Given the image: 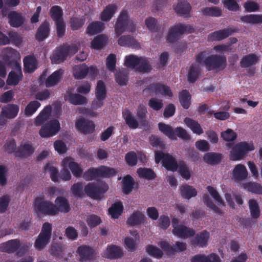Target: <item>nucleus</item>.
Masks as SVG:
<instances>
[{
  "label": "nucleus",
  "instance_id": "nucleus-1",
  "mask_svg": "<svg viewBox=\"0 0 262 262\" xmlns=\"http://www.w3.org/2000/svg\"><path fill=\"white\" fill-rule=\"evenodd\" d=\"M78 51L76 45H68L63 44L57 47L52 53L51 60L53 64H59L66 60L68 56L76 54Z\"/></svg>",
  "mask_w": 262,
  "mask_h": 262
},
{
  "label": "nucleus",
  "instance_id": "nucleus-2",
  "mask_svg": "<svg viewBox=\"0 0 262 262\" xmlns=\"http://www.w3.org/2000/svg\"><path fill=\"white\" fill-rule=\"evenodd\" d=\"M254 148L252 142H240L235 144L230 151L229 159L233 161L241 160L247 153L254 150Z\"/></svg>",
  "mask_w": 262,
  "mask_h": 262
},
{
  "label": "nucleus",
  "instance_id": "nucleus-3",
  "mask_svg": "<svg viewBox=\"0 0 262 262\" xmlns=\"http://www.w3.org/2000/svg\"><path fill=\"white\" fill-rule=\"evenodd\" d=\"M52 226L49 222L43 224L41 231L34 243V247L38 250L43 249L49 243L51 238Z\"/></svg>",
  "mask_w": 262,
  "mask_h": 262
},
{
  "label": "nucleus",
  "instance_id": "nucleus-4",
  "mask_svg": "<svg viewBox=\"0 0 262 262\" xmlns=\"http://www.w3.org/2000/svg\"><path fill=\"white\" fill-rule=\"evenodd\" d=\"M206 68L215 73L224 70L227 66V59L225 56L218 54H212L208 56L206 60Z\"/></svg>",
  "mask_w": 262,
  "mask_h": 262
},
{
  "label": "nucleus",
  "instance_id": "nucleus-5",
  "mask_svg": "<svg viewBox=\"0 0 262 262\" xmlns=\"http://www.w3.org/2000/svg\"><path fill=\"white\" fill-rule=\"evenodd\" d=\"M194 31V27L190 25L179 24L169 29L167 36V40L169 42L173 43L181 35L184 33H192Z\"/></svg>",
  "mask_w": 262,
  "mask_h": 262
},
{
  "label": "nucleus",
  "instance_id": "nucleus-6",
  "mask_svg": "<svg viewBox=\"0 0 262 262\" xmlns=\"http://www.w3.org/2000/svg\"><path fill=\"white\" fill-rule=\"evenodd\" d=\"M34 206L37 213L48 215H55V205L49 201L45 200L43 194L35 198Z\"/></svg>",
  "mask_w": 262,
  "mask_h": 262
},
{
  "label": "nucleus",
  "instance_id": "nucleus-7",
  "mask_svg": "<svg viewBox=\"0 0 262 262\" xmlns=\"http://www.w3.org/2000/svg\"><path fill=\"white\" fill-rule=\"evenodd\" d=\"M107 184L103 183H89L84 187V191L86 195L92 199H98L108 189Z\"/></svg>",
  "mask_w": 262,
  "mask_h": 262
},
{
  "label": "nucleus",
  "instance_id": "nucleus-8",
  "mask_svg": "<svg viewBox=\"0 0 262 262\" xmlns=\"http://www.w3.org/2000/svg\"><path fill=\"white\" fill-rule=\"evenodd\" d=\"M60 128L59 121L56 119H53L44 124L41 126L39 133L43 138L52 137L57 133Z\"/></svg>",
  "mask_w": 262,
  "mask_h": 262
},
{
  "label": "nucleus",
  "instance_id": "nucleus-9",
  "mask_svg": "<svg viewBox=\"0 0 262 262\" xmlns=\"http://www.w3.org/2000/svg\"><path fill=\"white\" fill-rule=\"evenodd\" d=\"M96 100H94L92 107L94 110L100 108L103 105V100L106 97V86L102 80H98L95 91Z\"/></svg>",
  "mask_w": 262,
  "mask_h": 262
},
{
  "label": "nucleus",
  "instance_id": "nucleus-10",
  "mask_svg": "<svg viewBox=\"0 0 262 262\" xmlns=\"http://www.w3.org/2000/svg\"><path fill=\"white\" fill-rule=\"evenodd\" d=\"M158 245L168 254L184 251L187 248L186 244L181 242H176L173 246H171L167 242L163 241L158 242Z\"/></svg>",
  "mask_w": 262,
  "mask_h": 262
},
{
  "label": "nucleus",
  "instance_id": "nucleus-11",
  "mask_svg": "<svg viewBox=\"0 0 262 262\" xmlns=\"http://www.w3.org/2000/svg\"><path fill=\"white\" fill-rule=\"evenodd\" d=\"M129 22V17L126 10L120 12L115 25V31L117 36L122 34L127 29Z\"/></svg>",
  "mask_w": 262,
  "mask_h": 262
},
{
  "label": "nucleus",
  "instance_id": "nucleus-12",
  "mask_svg": "<svg viewBox=\"0 0 262 262\" xmlns=\"http://www.w3.org/2000/svg\"><path fill=\"white\" fill-rule=\"evenodd\" d=\"M238 31V29L236 27H229L210 33L208 39L209 41H221Z\"/></svg>",
  "mask_w": 262,
  "mask_h": 262
},
{
  "label": "nucleus",
  "instance_id": "nucleus-13",
  "mask_svg": "<svg viewBox=\"0 0 262 262\" xmlns=\"http://www.w3.org/2000/svg\"><path fill=\"white\" fill-rule=\"evenodd\" d=\"M155 93L156 95H161L171 97L173 96L169 86L161 84L159 82L153 83L149 84L144 90Z\"/></svg>",
  "mask_w": 262,
  "mask_h": 262
},
{
  "label": "nucleus",
  "instance_id": "nucleus-14",
  "mask_svg": "<svg viewBox=\"0 0 262 262\" xmlns=\"http://www.w3.org/2000/svg\"><path fill=\"white\" fill-rule=\"evenodd\" d=\"M75 126L78 130L84 134L92 133L95 128V125L92 121L84 118H79L75 122Z\"/></svg>",
  "mask_w": 262,
  "mask_h": 262
},
{
  "label": "nucleus",
  "instance_id": "nucleus-15",
  "mask_svg": "<svg viewBox=\"0 0 262 262\" xmlns=\"http://www.w3.org/2000/svg\"><path fill=\"white\" fill-rule=\"evenodd\" d=\"M20 246V242L18 239L9 240L0 245V251L13 253L16 252Z\"/></svg>",
  "mask_w": 262,
  "mask_h": 262
},
{
  "label": "nucleus",
  "instance_id": "nucleus-16",
  "mask_svg": "<svg viewBox=\"0 0 262 262\" xmlns=\"http://www.w3.org/2000/svg\"><path fill=\"white\" fill-rule=\"evenodd\" d=\"M23 73L20 66H16L15 71H11L8 76L6 82L9 85H16L21 80Z\"/></svg>",
  "mask_w": 262,
  "mask_h": 262
},
{
  "label": "nucleus",
  "instance_id": "nucleus-17",
  "mask_svg": "<svg viewBox=\"0 0 262 262\" xmlns=\"http://www.w3.org/2000/svg\"><path fill=\"white\" fill-rule=\"evenodd\" d=\"M172 232L174 235L183 238L192 237L195 234V231L193 229L183 225H180L179 227H174Z\"/></svg>",
  "mask_w": 262,
  "mask_h": 262
},
{
  "label": "nucleus",
  "instance_id": "nucleus-18",
  "mask_svg": "<svg viewBox=\"0 0 262 262\" xmlns=\"http://www.w3.org/2000/svg\"><path fill=\"white\" fill-rule=\"evenodd\" d=\"M62 165L63 167H69L73 174L76 178L80 177L82 174V169L79 164L75 162L70 160V159L66 158L62 161Z\"/></svg>",
  "mask_w": 262,
  "mask_h": 262
},
{
  "label": "nucleus",
  "instance_id": "nucleus-19",
  "mask_svg": "<svg viewBox=\"0 0 262 262\" xmlns=\"http://www.w3.org/2000/svg\"><path fill=\"white\" fill-rule=\"evenodd\" d=\"M9 23L11 27L18 28L23 25L25 18L20 13L16 11H11L8 13Z\"/></svg>",
  "mask_w": 262,
  "mask_h": 262
},
{
  "label": "nucleus",
  "instance_id": "nucleus-20",
  "mask_svg": "<svg viewBox=\"0 0 262 262\" xmlns=\"http://www.w3.org/2000/svg\"><path fill=\"white\" fill-rule=\"evenodd\" d=\"M55 215L59 212L68 213L70 210L68 200L63 196H58L55 201Z\"/></svg>",
  "mask_w": 262,
  "mask_h": 262
},
{
  "label": "nucleus",
  "instance_id": "nucleus-21",
  "mask_svg": "<svg viewBox=\"0 0 262 262\" xmlns=\"http://www.w3.org/2000/svg\"><path fill=\"white\" fill-rule=\"evenodd\" d=\"M210 237V233L206 230H203L195 235L192 241V244L194 246L204 247L207 245L208 239Z\"/></svg>",
  "mask_w": 262,
  "mask_h": 262
},
{
  "label": "nucleus",
  "instance_id": "nucleus-22",
  "mask_svg": "<svg viewBox=\"0 0 262 262\" xmlns=\"http://www.w3.org/2000/svg\"><path fill=\"white\" fill-rule=\"evenodd\" d=\"M77 252L79 253L80 261H86L93 258L94 256V250L89 246L82 245L77 249Z\"/></svg>",
  "mask_w": 262,
  "mask_h": 262
},
{
  "label": "nucleus",
  "instance_id": "nucleus-23",
  "mask_svg": "<svg viewBox=\"0 0 262 262\" xmlns=\"http://www.w3.org/2000/svg\"><path fill=\"white\" fill-rule=\"evenodd\" d=\"M174 10L180 15L188 17L191 11V7L186 0H179Z\"/></svg>",
  "mask_w": 262,
  "mask_h": 262
},
{
  "label": "nucleus",
  "instance_id": "nucleus-24",
  "mask_svg": "<svg viewBox=\"0 0 262 262\" xmlns=\"http://www.w3.org/2000/svg\"><path fill=\"white\" fill-rule=\"evenodd\" d=\"M34 151V149L31 144L25 143L20 145L15 152L16 157L25 158L30 156Z\"/></svg>",
  "mask_w": 262,
  "mask_h": 262
},
{
  "label": "nucleus",
  "instance_id": "nucleus-25",
  "mask_svg": "<svg viewBox=\"0 0 262 262\" xmlns=\"http://www.w3.org/2000/svg\"><path fill=\"white\" fill-rule=\"evenodd\" d=\"M233 177L235 181L238 182L245 180L248 176L246 167L242 164L236 165L232 172Z\"/></svg>",
  "mask_w": 262,
  "mask_h": 262
},
{
  "label": "nucleus",
  "instance_id": "nucleus-26",
  "mask_svg": "<svg viewBox=\"0 0 262 262\" xmlns=\"http://www.w3.org/2000/svg\"><path fill=\"white\" fill-rule=\"evenodd\" d=\"M50 31L49 23L46 20L38 28L35 34L36 39L39 41H43L48 37Z\"/></svg>",
  "mask_w": 262,
  "mask_h": 262
},
{
  "label": "nucleus",
  "instance_id": "nucleus-27",
  "mask_svg": "<svg viewBox=\"0 0 262 262\" xmlns=\"http://www.w3.org/2000/svg\"><path fill=\"white\" fill-rule=\"evenodd\" d=\"M23 62L24 71L25 73H32L37 68V61L33 56L28 55L26 56L24 58Z\"/></svg>",
  "mask_w": 262,
  "mask_h": 262
},
{
  "label": "nucleus",
  "instance_id": "nucleus-28",
  "mask_svg": "<svg viewBox=\"0 0 262 262\" xmlns=\"http://www.w3.org/2000/svg\"><path fill=\"white\" fill-rule=\"evenodd\" d=\"M117 10L116 4H112L106 6L100 14V19L103 21H109L113 17Z\"/></svg>",
  "mask_w": 262,
  "mask_h": 262
},
{
  "label": "nucleus",
  "instance_id": "nucleus-29",
  "mask_svg": "<svg viewBox=\"0 0 262 262\" xmlns=\"http://www.w3.org/2000/svg\"><path fill=\"white\" fill-rule=\"evenodd\" d=\"M63 72V70L61 69L54 72L46 79V86L47 88H50L57 84L62 78Z\"/></svg>",
  "mask_w": 262,
  "mask_h": 262
},
{
  "label": "nucleus",
  "instance_id": "nucleus-30",
  "mask_svg": "<svg viewBox=\"0 0 262 262\" xmlns=\"http://www.w3.org/2000/svg\"><path fill=\"white\" fill-rule=\"evenodd\" d=\"M259 56L254 53L247 54L241 59L240 66L243 68L250 67L256 64L259 60Z\"/></svg>",
  "mask_w": 262,
  "mask_h": 262
},
{
  "label": "nucleus",
  "instance_id": "nucleus-31",
  "mask_svg": "<svg viewBox=\"0 0 262 262\" xmlns=\"http://www.w3.org/2000/svg\"><path fill=\"white\" fill-rule=\"evenodd\" d=\"M118 44L121 46L132 47L133 48H138L140 47L139 43L131 35H123L119 37Z\"/></svg>",
  "mask_w": 262,
  "mask_h": 262
},
{
  "label": "nucleus",
  "instance_id": "nucleus-32",
  "mask_svg": "<svg viewBox=\"0 0 262 262\" xmlns=\"http://www.w3.org/2000/svg\"><path fill=\"white\" fill-rule=\"evenodd\" d=\"M162 165L167 170L172 171H177L179 166L176 159L169 154H166V157L162 161Z\"/></svg>",
  "mask_w": 262,
  "mask_h": 262
},
{
  "label": "nucleus",
  "instance_id": "nucleus-33",
  "mask_svg": "<svg viewBox=\"0 0 262 262\" xmlns=\"http://www.w3.org/2000/svg\"><path fill=\"white\" fill-rule=\"evenodd\" d=\"M19 111V107L16 104H9L2 108V115L6 118L12 119L15 118Z\"/></svg>",
  "mask_w": 262,
  "mask_h": 262
},
{
  "label": "nucleus",
  "instance_id": "nucleus-34",
  "mask_svg": "<svg viewBox=\"0 0 262 262\" xmlns=\"http://www.w3.org/2000/svg\"><path fill=\"white\" fill-rule=\"evenodd\" d=\"M144 220V214L139 211H136L127 219L126 223L129 226H137L143 223Z\"/></svg>",
  "mask_w": 262,
  "mask_h": 262
},
{
  "label": "nucleus",
  "instance_id": "nucleus-35",
  "mask_svg": "<svg viewBox=\"0 0 262 262\" xmlns=\"http://www.w3.org/2000/svg\"><path fill=\"white\" fill-rule=\"evenodd\" d=\"M52 111L50 105L46 106L35 119V124L39 126L46 121L49 118Z\"/></svg>",
  "mask_w": 262,
  "mask_h": 262
},
{
  "label": "nucleus",
  "instance_id": "nucleus-36",
  "mask_svg": "<svg viewBox=\"0 0 262 262\" xmlns=\"http://www.w3.org/2000/svg\"><path fill=\"white\" fill-rule=\"evenodd\" d=\"M181 194L183 199H190L197 194L196 190L188 184L182 185L180 188Z\"/></svg>",
  "mask_w": 262,
  "mask_h": 262
},
{
  "label": "nucleus",
  "instance_id": "nucleus-37",
  "mask_svg": "<svg viewBox=\"0 0 262 262\" xmlns=\"http://www.w3.org/2000/svg\"><path fill=\"white\" fill-rule=\"evenodd\" d=\"M105 254L108 258L115 259L121 257L123 255V252L119 247L112 245L107 247Z\"/></svg>",
  "mask_w": 262,
  "mask_h": 262
},
{
  "label": "nucleus",
  "instance_id": "nucleus-38",
  "mask_svg": "<svg viewBox=\"0 0 262 262\" xmlns=\"http://www.w3.org/2000/svg\"><path fill=\"white\" fill-rule=\"evenodd\" d=\"M122 116L125 120V123L131 129H136L139 126L138 120L133 116L129 110L122 113Z\"/></svg>",
  "mask_w": 262,
  "mask_h": 262
},
{
  "label": "nucleus",
  "instance_id": "nucleus-39",
  "mask_svg": "<svg viewBox=\"0 0 262 262\" xmlns=\"http://www.w3.org/2000/svg\"><path fill=\"white\" fill-rule=\"evenodd\" d=\"M104 29V24L99 21H93L86 28V33L90 35H95L101 32Z\"/></svg>",
  "mask_w": 262,
  "mask_h": 262
},
{
  "label": "nucleus",
  "instance_id": "nucleus-40",
  "mask_svg": "<svg viewBox=\"0 0 262 262\" xmlns=\"http://www.w3.org/2000/svg\"><path fill=\"white\" fill-rule=\"evenodd\" d=\"M134 185L133 178L129 174L126 175L122 181V192L125 194H129L132 191Z\"/></svg>",
  "mask_w": 262,
  "mask_h": 262
},
{
  "label": "nucleus",
  "instance_id": "nucleus-41",
  "mask_svg": "<svg viewBox=\"0 0 262 262\" xmlns=\"http://www.w3.org/2000/svg\"><path fill=\"white\" fill-rule=\"evenodd\" d=\"M66 100H68L71 104L74 105H81L86 102V97L78 94L69 93L65 97Z\"/></svg>",
  "mask_w": 262,
  "mask_h": 262
},
{
  "label": "nucleus",
  "instance_id": "nucleus-42",
  "mask_svg": "<svg viewBox=\"0 0 262 262\" xmlns=\"http://www.w3.org/2000/svg\"><path fill=\"white\" fill-rule=\"evenodd\" d=\"M223 158L222 155L216 152H207L205 154L203 159L207 163L211 165L219 164Z\"/></svg>",
  "mask_w": 262,
  "mask_h": 262
},
{
  "label": "nucleus",
  "instance_id": "nucleus-43",
  "mask_svg": "<svg viewBox=\"0 0 262 262\" xmlns=\"http://www.w3.org/2000/svg\"><path fill=\"white\" fill-rule=\"evenodd\" d=\"M88 74V67L85 63L75 66L73 68V75L77 79H81Z\"/></svg>",
  "mask_w": 262,
  "mask_h": 262
},
{
  "label": "nucleus",
  "instance_id": "nucleus-44",
  "mask_svg": "<svg viewBox=\"0 0 262 262\" xmlns=\"http://www.w3.org/2000/svg\"><path fill=\"white\" fill-rule=\"evenodd\" d=\"M123 210V206L121 202L114 203L108 208V211L112 218L118 219L121 214Z\"/></svg>",
  "mask_w": 262,
  "mask_h": 262
},
{
  "label": "nucleus",
  "instance_id": "nucleus-45",
  "mask_svg": "<svg viewBox=\"0 0 262 262\" xmlns=\"http://www.w3.org/2000/svg\"><path fill=\"white\" fill-rule=\"evenodd\" d=\"M184 122L193 133L200 135L203 133V130L198 121L186 117L184 119Z\"/></svg>",
  "mask_w": 262,
  "mask_h": 262
},
{
  "label": "nucleus",
  "instance_id": "nucleus-46",
  "mask_svg": "<svg viewBox=\"0 0 262 262\" xmlns=\"http://www.w3.org/2000/svg\"><path fill=\"white\" fill-rule=\"evenodd\" d=\"M139 60V63L136 69V71L140 73H147L152 70V67L149 63L148 58L140 56Z\"/></svg>",
  "mask_w": 262,
  "mask_h": 262
},
{
  "label": "nucleus",
  "instance_id": "nucleus-47",
  "mask_svg": "<svg viewBox=\"0 0 262 262\" xmlns=\"http://www.w3.org/2000/svg\"><path fill=\"white\" fill-rule=\"evenodd\" d=\"M249 208L252 218L258 219L260 214V209L257 201L253 199H250L248 201Z\"/></svg>",
  "mask_w": 262,
  "mask_h": 262
},
{
  "label": "nucleus",
  "instance_id": "nucleus-48",
  "mask_svg": "<svg viewBox=\"0 0 262 262\" xmlns=\"http://www.w3.org/2000/svg\"><path fill=\"white\" fill-rule=\"evenodd\" d=\"M180 102L184 109H188L190 105L191 95L187 90H183L179 93Z\"/></svg>",
  "mask_w": 262,
  "mask_h": 262
},
{
  "label": "nucleus",
  "instance_id": "nucleus-49",
  "mask_svg": "<svg viewBox=\"0 0 262 262\" xmlns=\"http://www.w3.org/2000/svg\"><path fill=\"white\" fill-rule=\"evenodd\" d=\"M107 37L103 34L95 37L91 42V48L96 50L102 49L106 43Z\"/></svg>",
  "mask_w": 262,
  "mask_h": 262
},
{
  "label": "nucleus",
  "instance_id": "nucleus-50",
  "mask_svg": "<svg viewBox=\"0 0 262 262\" xmlns=\"http://www.w3.org/2000/svg\"><path fill=\"white\" fill-rule=\"evenodd\" d=\"M137 172L141 178L151 180L156 177V174L150 168L140 167L137 169Z\"/></svg>",
  "mask_w": 262,
  "mask_h": 262
},
{
  "label": "nucleus",
  "instance_id": "nucleus-51",
  "mask_svg": "<svg viewBox=\"0 0 262 262\" xmlns=\"http://www.w3.org/2000/svg\"><path fill=\"white\" fill-rule=\"evenodd\" d=\"M241 20L245 23L251 24H262V14H248L243 16Z\"/></svg>",
  "mask_w": 262,
  "mask_h": 262
},
{
  "label": "nucleus",
  "instance_id": "nucleus-52",
  "mask_svg": "<svg viewBox=\"0 0 262 262\" xmlns=\"http://www.w3.org/2000/svg\"><path fill=\"white\" fill-rule=\"evenodd\" d=\"M158 127L159 129L169 139L171 140L177 139L174 130L171 126L161 122L158 124Z\"/></svg>",
  "mask_w": 262,
  "mask_h": 262
},
{
  "label": "nucleus",
  "instance_id": "nucleus-53",
  "mask_svg": "<svg viewBox=\"0 0 262 262\" xmlns=\"http://www.w3.org/2000/svg\"><path fill=\"white\" fill-rule=\"evenodd\" d=\"M200 73V68L192 64L190 68L187 75L188 81L190 83H194L199 78Z\"/></svg>",
  "mask_w": 262,
  "mask_h": 262
},
{
  "label": "nucleus",
  "instance_id": "nucleus-54",
  "mask_svg": "<svg viewBox=\"0 0 262 262\" xmlns=\"http://www.w3.org/2000/svg\"><path fill=\"white\" fill-rule=\"evenodd\" d=\"M128 72L125 69L117 71L115 74V80L120 85H125L128 81Z\"/></svg>",
  "mask_w": 262,
  "mask_h": 262
},
{
  "label": "nucleus",
  "instance_id": "nucleus-55",
  "mask_svg": "<svg viewBox=\"0 0 262 262\" xmlns=\"http://www.w3.org/2000/svg\"><path fill=\"white\" fill-rule=\"evenodd\" d=\"M52 19L55 22L63 20V11L59 6H54L51 8L50 11Z\"/></svg>",
  "mask_w": 262,
  "mask_h": 262
},
{
  "label": "nucleus",
  "instance_id": "nucleus-56",
  "mask_svg": "<svg viewBox=\"0 0 262 262\" xmlns=\"http://www.w3.org/2000/svg\"><path fill=\"white\" fill-rule=\"evenodd\" d=\"M244 188L253 193L260 194L262 193V186L256 182H247L244 184Z\"/></svg>",
  "mask_w": 262,
  "mask_h": 262
},
{
  "label": "nucleus",
  "instance_id": "nucleus-57",
  "mask_svg": "<svg viewBox=\"0 0 262 262\" xmlns=\"http://www.w3.org/2000/svg\"><path fill=\"white\" fill-rule=\"evenodd\" d=\"M85 18L84 16L72 17L70 18V27L72 30L80 29L84 24Z\"/></svg>",
  "mask_w": 262,
  "mask_h": 262
},
{
  "label": "nucleus",
  "instance_id": "nucleus-58",
  "mask_svg": "<svg viewBox=\"0 0 262 262\" xmlns=\"http://www.w3.org/2000/svg\"><path fill=\"white\" fill-rule=\"evenodd\" d=\"M140 57L132 54L125 57L124 65L132 69H136L139 63Z\"/></svg>",
  "mask_w": 262,
  "mask_h": 262
},
{
  "label": "nucleus",
  "instance_id": "nucleus-59",
  "mask_svg": "<svg viewBox=\"0 0 262 262\" xmlns=\"http://www.w3.org/2000/svg\"><path fill=\"white\" fill-rule=\"evenodd\" d=\"M178 171L181 176L184 179L188 180L191 177V172L189 167L183 161L179 162Z\"/></svg>",
  "mask_w": 262,
  "mask_h": 262
},
{
  "label": "nucleus",
  "instance_id": "nucleus-60",
  "mask_svg": "<svg viewBox=\"0 0 262 262\" xmlns=\"http://www.w3.org/2000/svg\"><path fill=\"white\" fill-rule=\"evenodd\" d=\"M99 177L110 178L115 176L116 174L115 169L113 168L101 166L98 168Z\"/></svg>",
  "mask_w": 262,
  "mask_h": 262
},
{
  "label": "nucleus",
  "instance_id": "nucleus-61",
  "mask_svg": "<svg viewBox=\"0 0 262 262\" xmlns=\"http://www.w3.org/2000/svg\"><path fill=\"white\" fill-rule=\"evenodd\" d=\"M202 12L205 16L220 17L222 15L221 10L216 7H205L202 9Z\"/></svg>",
  "mask_w": 262,
  "mask_h": 262
},
{
  "label": "nucleus",
  "instance_id": "nucleus-62",
  "mask_svg": "<svg viewBox=\"0 0 262 262\" xmlns=\"http://www.w3.org/2000/svg\"><path fill=\"white\" fill-rule=\"evenodd\" d=\"M145 250L149 255L159 259L163 256L162 251L155 246L148 245L146 247Z\"/></svg>",
  "mask_w": 262,
  "mask_h": 262
},
{
  "label": "nucleus",
  "instance_id": "nucleus-63",
  "mask_svg": "<svg viewBox=\"0 0 262 262\" xmlns=\"http://www.w3.org/2000/svg\"><path fill=\"white\" fill-rule=\"evenodd\" d=\"M44 171H48L50 172V178L52 181L57 182L59 181V173L58 169L52 166L50 163H47L44 167Z\"/></svg>",
  "mask_w": 262,
  "mask_h": 262
},
{
  "label": "nucleus",
  "instance_id": "nucleus-64",
  "mask_svg": "<svg viewBox=\"0 0 262 262\" xmlns=\"http://www.w3.org/2000/svg\"><path fill=\"white\" fill-rule=\"evenodd\" d=\"M40 106V103L37 101L30 102L25 110V114L27 116H32Z\"/></svg>",
  "mask_w": 262,
  "mask_h": 262
}]
</instances>
